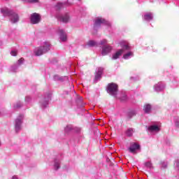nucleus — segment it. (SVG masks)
I'll return each instance as SVG.
<instances>
[{
    "label": "nucleus",
    "instance_id": "f257e3e1",
    "mask_svg": "<svg viewBox=\"0 0 179 179\" xmlns=\"http://www.w3.org/2000/svg\"><path fill=\"white\" fill-rule=\"evenodd\" d=\"M1 13L4 17H9L11 23L15 24L19 22V15L12 10H9L8 8H3L1 9Z\"/></svg>",
    "mask_w": 179,
    "mask_h": 179
},
{
    "label": "nucleus",
    "instance_id": "f03ea898",
    "mask_svg": "<svg viewBox=\"0 0 179 179\" xmlns=\"http://www.w3.org/2000/svg\"><path fill=\"white\" fill-rule=\"evenodd\" d=\"M122 49L118 50L115 53L112 55L111 59L113 61H115V59H118L124 54V51H129L131 50V46H129L128 44H126L124 42L120 43Z\"/></svg>",
    "mask_w": 179,
    "mask_h": 179
},
{
    "label": "nucleus",
    "instance_id": "7ed1b4c3",
    "mask_svg": "<svg viewBox=\"0 0 179 179\" xmlns=\"http://www.w3.org/2000/svg\"><path fill=\"white\" fill-rule=\"evenodd\" d=\"M23 121H24V114L23 113L19 114L15 119L14 129L16 134L22 131V128H23Z\"/></svg>",
    "mask_w": 179,
    "mask_h": 179
},
{
    "label": "nucleus",
    "instance_id": "20e7f679",
    "mask_svg": "<svg viewBox=\"0 0 179 179\" xmlns=\"http://www.w3.org/2000/svg\"><path fill=\"white\" fill-rule=\"evenodd\" d=\"M111 27V23L101 17H98L94 20V30H99L103 25Z\"/></svg>",
    "mask_w": 179,
    "mask_h": 179
},
{
    "label": "nucleus",
    "instance_id": "39448f33",
    "mask_svg": "<svg viewBox=\"0 0 179 179\" xmlns=\"http://www.w3.org/2000/svg\"><path fill=\"white\" fill-rule=\"evenodd\" d=\"M50 49L51 45L50 43L45 42L42 46L36 48L34 52L36 57H40V55H43V54H45V52H48Z\"/></svg>",
    "mask_w": 179,
    "mask_h": 179
},
{
    "label": "nucleus",
    "instance_id": "423d86ee",
    "mask_svg": "<svg viewBox=\"0 0 179 179\" xmlns=\"http://www.w3.org/2000/svg\"><path fill=\"white\" fill-rule=\"evenodd\" d=\"M51 92H46L39 100V106L41 108H47L51 100Z\"/></svg>",
    "mask_w": 179,
    "mask_h": 179
},
{
    "label": "nucleus",
    "instance_id": "0eeeda50",
    "mask_svg": "<svg viewBox=\"0 0 179 179\" xmlns=\"http://www.w3.org/2000/svg\"><path fill=\"white\" fill-rule=\"evenodd\" d=\"M107 92L110 96L115 97L118 93V85L114 83H111L108 85Z\"/></svg>",
    "mask_w": 179,
    "mask_h": 179
},
{
    "label": "nucleus",
    "instance_id": "6e6552de",
    "mask_svg": "<svg viewBox=\"0 0 179 179\" xmlns=\"http://www.w3.org/2000/svg\"><path fill=\"white\" fill-rule=\"evenodd\" d=\"M160 127H162V124L159 122L155 123V124L150 125L148 127V132L150 134H155L160 131Z\"/></svg>",
    "mask_w": 179,
    "mask_h": 179
},
{
    "label": "nucleus",
    "instance_id": "1a4fd4ad",
    "mask_svg": "<svg viewBox=\"0 0 179 179\" xmlns=\"http://www.w3.org/2000/svg\"><path fill=\"white\" fill-rule=\"evenodd\" d=\"M30 20L31 24H38L41 20V16L37 13H32L30 17Z\"/></svg>",
    "mask_w": 179,
    "mask_h": 179
},
{
    "label": "nucleus",
    "instance_id": "9d476101",
    "mask_svg": "<svg viewBox=\"0 0 179 179\" xmlns=\"http://www.w3.org/2000/svg\"><path fill=\"white\" fill-rule=\"evenodd\" d=\"M23 62H24V59L20 58L17 63L13 64L10 67V72H17V69L20 68V66L22 65Z\"/></svg>",
    "mask_w": 179,
    "mask_h": 179
},
{
    "label": "nucleus",
    "instance_id": "9b49d317",
    "mask_svg": "<svg viewBox=\"0 0 179 179\" xmlns=\"http://www.w3.org/2000/svg\"><path fill=\"white\" fill-rule=\"evenodd\" d=\"M80 131H81L80 127H73V125L72 124H68L64 128V131L66 132V134H68L69 132H76L77 134H79Z\"/></svg>",
    "mask_w": 179,
    "mask_h": 179
},
{
    "label": "nucleus",
    "instance_id": "f8f14e48",
    "mask_svg": "<svg viewBox=\"0 0 179 179\" xmlns=\"http://www.w3.org/2000/svg\"><path fill=\"white\" fill-rule=\"evenodd\" d=\"M56 17L59 22H62L63 23H68L69 22V14H57Z\"/></svg>",
    "mask_w": 179,
    "mask_h": 179
},
{
    "label": "nucleus",
    "instance_id": "ddd939ff",
    "mask_svg": "<svg viewBox=\"0 0 179 179\" xmlns=\"http://www.w3.org/2000/svg\"><path fill=\"white\" fill-rule=\"evenodd\" d=\"M164 89H166V84H164L163 82H159L154 85V90L155 92H157V93L163 92Z\"/></svg>",
    "mask_w": 179,
    "mask_h": 179
},
{
    "label": "nucleus",
    "instance_id": "4468645a",
    "mask_svg": "<svg viewBox=\"0 0 179 179\" xmlns=\"http://www.w3.org/2000/svg\"><path fill=\"white\" fill-rule=\"evenodd\" d=\"M57 34L59 36V38L61 41L65 42L66 41V33H65V31L64 29H57Z\"/></svg>",
    "mask_w": 179,
    "mask_h": 179
},
{
    "label": "nucleus",
    "instance_id": "2eb2a0df",
    "mask_svg": "<svg viewBox=\"0 0 179 179\" xmlns=\"http://www.w3.org/2000/svg\"><path fill=\"white\" fill-rule=\"evenodd\" d=\"M111 50H113V48L108 45H104L102 47V52L101 55L105 56L107 55V54L111 52Z\"/></svg>",
    "mask_w": 179,
    "mask_h": 179
},
{
    "label": "nucleus",
    "instance_id": "dca6fc26",
    "mask_svg": "<svg viewBox=\"0 0 179 179\" xmlns=\"http://www.w3.org/2000/svg\"><path fill=\"white\" fill-rule=\"evenodd\" d=\"M141 145L136 143H132L129 148V150L131 153H134L136 150H139Z\"/></svg>",
    "mask_w": 179,
    "mask_h": 179
},
{
    "label": "nucleus",
    "instance_id": "f3484780",
    "mask_svg": "<svg viewBox=\"0 0 179 179\" xmlns=\"http://www.w3.org/2000/svg\"><path fill=\"white\" fill-rule=\"evenodd\" d=\"M101 75H103V68L99 67V68H98L97 71H96L94 81L98 82V80H100V79H101Z\"/></svg>",
    "mask_w": 179,
    "mask_h": 179
},
{
    "label": "nucleus",
    "instance_id": "a211bd4d",
    "mask_svg": "<svg viewBox=\"0 0 179 179\" xmlns=\"http://www.w3.org/2000/svg\"><path fill=\"white\" fill-rule=\"evenodd\" d=\"M124 52H127L123 55L124 59H131L134 57V52L131 51V47L129 50H124Z\"/></svg>",
    "mask_w": 179,
    "mask_h": 179
},
{
    "label": "nucleus",
    "instance_id": "6ab92c4d",
    "mask_svg": "<svg viewBox=\"0 0 179 179\" xmlns=\"http://www.w3.org/2000/svg\"><path fill=\"white\" fill-rule=\"evenodd\" d=\"M143 20L145 22L153 20V14L152 13H145L143 15Z\"/></svg>",
    "mask_w": 179,
    "mask_h": 179
},
{
    "label": "nucleus",
    "instance_id": "aec40b11",
    "mask_svg": "<svg viewBox=\"0 0 179 179\" xmlns=\"http://www.w3.org/2000/svg\"><path fill=\"white\" fill-rule=\"evenodd\" d=\"M54 80L56 82H65V80H68V77L66 76H60L58 75H55L53 77Z\"/></svg>",
    "mask_w": 179,
    "mask_h": 179
},
{
    "label": "nucleus",
    "instance_id": "412c9836",
    "mask_svg": "<svg viewBox=\"0 0 179 179\" xmlns=\"http://www.w3.org/2000/svg\"><path fill=\"white\" fill-rule=\"evenodd\" d=\"M55 170H58L61 167V159L59 158H55L54 160Z\"/></svg>",
    "mask_w": 179,
    "mask_h": 179
},
{
    "label": "nucleus",
    "instance_id": "4be33fe9",
    "mask_svg": "<svg viewBox=\"0 0 179 179\" xmlns=\"http://www.w3.org/2000/svg\"><path fill=\"white\" fill-rule=\"evenodd\" d=\"M143 110L145 114H150V111H152V105H150V103L145 104Z\"/></svg>",
    "mask_w": 179,
    "mask_h": 179
},
{
    "label": "nucleus",
    "instance_id": "5701e85b",
    "mask_svg": "<svg viewBox=\"0 0 179 179\" xmlns=\"http://www.w3.org/2000/svg\"><path fill=\"white\" fill-rule=\"evenodd\" d=\"M69 3H58L56 5V9L57 10H59L60 9H62V8H65V6H69Z\"/></svg>",
    "mask_w": 179,
    "mask_h": 179
},
{
    "label": "nucleus",
    "instance_id": "b1692460",
    "mask_svg": "<svg viewBox=\"0 0 179 179\" xmlns=\"http://www.w3.org/2000/svg\"><path fill=\"white\" fill-rule=\"evenodd\" d=\"M135 115H136V110L134 109H131V110H129L127 113V117L129 118H132Z\"/></svg>",
    "mask_w": 179,
    "mask_h": 179
},
{
    "label": "nucleus",
    "instance_id": "393cba45",
    "mask_svg": "<svg viewBox=\"0 0 179 179\" xmlns=\"http://www.w3.org/2000/svg\"><path fill=\"white\" fill-rule=\"evenodd\" d=\"M87 45H88V47H97V45H99V43L94 41H89L87 43Z\"/></svg>",
    "mask_w": 179,
    "mask_h": 179
},
{
    "label": "nucleus",
    "instance_id": "a878e982",
    "mask_svg": "<svg viewBox=\"0 0 179 179\" xmlns=\"http://www.w3.org/2000/svg\"><path fill=\"white\" fill-rule=\"evenodd\" d=\"M127 136H132L134 135V129L129 128L126 131Z\"/></svg>",
    "mask_w": 179,
    "mask_h": 179
},
{
    "label": "nucleus",
    "instance_id": "bb28decb",
    "mask_svg": "<svg viewBox=\"0 0 179 179\" xmlns=\"http://www.w3.org/2000/svg\"><path fill=\"white\" fill-rule=\"evenodd\" d=\"M145 166L148 169H150V170H152V169H153V164H152V162H150V161L146 162L145 163Z\"/></svg>",
    "mask_w": 179,
    "mask_h": 179
},
{
    "label": "nucleus",
    "instance_id": "cd10ccee",
    "mask_svg": "<svg viewBox=\"0 0 179 179\" xmlns=\"http://www.w3.org/2000/svg\"><path fill=\"white\" fill-rule=\"evenodd\" d=\"M175 127L179 128V117L176 116L174 117Z\"/></svg>",
    "mask_w": 179,
    "mask_h": 179
},
{
    "label": "nucleus",
    "instance_id": "c85d7f7f",
    "mask_svg": "<svg viewBox=\"0 0 179 179\" xmlns=\"http://www.w3.org/2000/svg\"><path fill=\"white\" fill-rule=\"evenodd\" d=\"M127 99H128V97L127 96V94H125L124 92L122 93L120 96V100L122 101H125V100H127Z\"/></svg>",
    "mask_w": 179,
    "mask_h": 179
},
{
    "label": "nucleus",
    "instance_id": "c756f323",
    "mask_svg": "<svg viewBox=\"0 0 179 179\" xmlns=\"http://www.w3.org/2000/svg\"><path fill=\"white\" fill-rule=\"evenodd\" d=\"M22 106H23V103H22V102L19 101L17 102V103L15 105H14V108H20V107H22Z\"/></svg>",
    "mask_w": 179,
    "mask_h": 179
},
{
    "label": "nucleus",
    "instance_id": "7c9ffc66",
    "mask_svg": "<svg viewBox=\"0 0 179 179\" xmlns=\"http://www.w3.org/2000/svg\"><path fill=\"white\" fill-rule=\"evenodd\" d=\"M167 166H169V164L166 162H162L161 163L162 169H167Z\"/></svg>",
    "mask_w": 179,
    "mask_h": 179
},
{
    "label": "nucleus",
    "instance_id": "2f4dec72",
    "mask_svg": "<svg viewBox=\"0 0 179 179\" xmlns=\"http://www.w3.org/2000/svg\"><path fill=\"white\" fill-rule=\"evenodd\" d=\"M174 167L176 170H179V159H178L174 163Z\"/></svg>",
    "mask_w": 179,
    "mask_h": 179
},
{
    "label": "nucleus",
    "instance_id": "473e14b6",
    "mask_svg": "<svg viewBox=\"0 0 179 179\" xmlns=\"http://www.w3.org/2000/svg\"><path fill=\"white\" fill-rule=\"evenodd\" d=\"M104 44H107V40L106 39L101 41V42L98 43V45H105Z\"/></svg>",
    "mask_w": 179,
    "mask_h": 179
},
{
    "label": "nucleus",
    "instance_id": "72a5a7b5",
    "mask_svg": "<svg viewBox=\"0 0 179 179\" xmlns=\"http://www.w3.org/2000/svg\"><path fill=\"white\" fill-rule=\"evenodd\" d=\"M10 55L13 56V57H16V55H17V50H12L10 52Z\"/></svg>",
    "mask_w": 179,
    "mask_h": 179
},
{
    "label": "nucleus",
    "instance_id": "f704fd0d",
    "mask_svg": "<svg viewBox=\"0 0 179 179\" xmlns=\"http://www.w3.org/2000/svg\"><path fill=\"white\" fill-rule=\"evenodd\" d=\"M25 101L27 103H30V101H31V97L30 96H27L25 97Z\"/></svg>",
    "mask_w": 179,
    "mask_h": 179
},
{
    "label": "nucleus",
    "instance_id": "c9c22d12",
    "mask_svg": "<svg viewBox=\"0 0 179 179\" xmlns=\"http://www.w3.org/2000/svg\"><path fill=\"white\" fill-rule=\"evenodd\" d=\"M130 79H131V80H133L134 82H135L136 80H139V77H138V76L131 77Z\"/></svg>",
    "mask_w": 179,
    "mask_h": 179
},
{
    "label": "nucleus",
    "instance_id": "e433bc0d",
    "mask_svg": "<svg viewBox=\"0 0 179 179\" xmlns=\"http://www.w3.org/2000/svg\"><path fill=\"white\" fill-rule=\"evenodd\" d=\"M27 1L30 3H37V2H38V0H27Z\"/></svg>",
    "mask_w": 179,
    "mask_h": 179
},
{
    "label": "nucleus",
    "instance_id": "4c0bfd02",
    "mask_svg": "<svg viewBox=\"0 0 179 179\" xmlns=\"http://www.w3.org/2000/svg\"><path fill=\"white\" fill-rule=\"evenodd\" d=\"M12 179H19L17 176H14L12 177Z\"/></svg>",
    "mask_w": 179,
    "mask_h": 179
},
{
    "label": "nucleus",
    "instance_id": "58836bf2",
    "mask_svg": "<svg viewBox=\"0 0 179 179\" xmlns=\"http://www.w3.org/2000/svg\"><path fill=\"white\" fill-rule=\"evenodd\" d=\"M152 51H153V52H157V49L154 48V49H152Z\"/></svg>",
    "mask_w": 179,
    "mask_h": 179
},
{
    "label": "nucleus",
    "instance_id": "ea45409f",
    "mask_svg": "<svg viewBox=\"0 0 179 179\" xmlns=\"http://www.w3.org/2000/svg\"><path fill=\"white\" fill-rule=\"evenodd\" d=\"M176 179H179V174L176 176Z\"/></svg>",
    "mask_w": 179,
    "mask_h": 179
},
{
    "label": "nucleus",
    "instance_id": "a19ab883",
    "mask_svg": "<svg viewBox=\"0 0 179 179\" xmlns=\"http://www.w3.org/2000/svg\"><path fill=\"white\" fill-rule=\"evenodd\" d=\"M78 1H80V0H78Z\"/></svg>",
    "mask_w": 179,
    "mask_h": 179
}]
</instances>
